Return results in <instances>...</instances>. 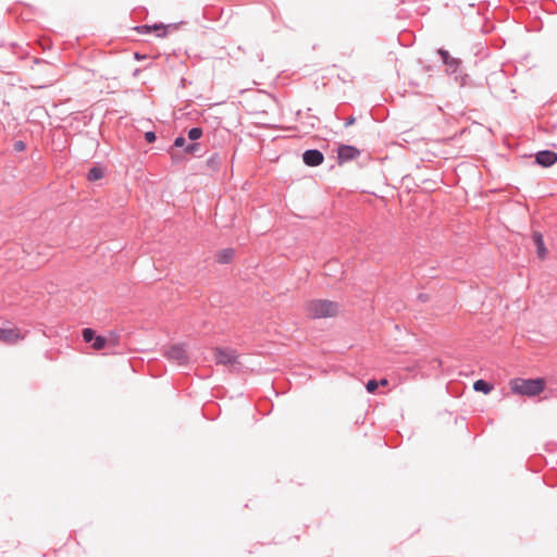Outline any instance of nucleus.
Returning a JSON list of instances; mask_svg holds the SVG:
<instances>
[{
	"instance_id": "nucleus-13",
	"label": "nucleus",
	"mask_w": 557,
	"mask_h": 557,
	"mask_svg": "<svg viewBox=\"0 0 557 557\" xmlns=\"http://www.w3.org/2000/svg\"><path fill=\"white\" fill-rule=\"evenodd\" d=\"M473 388L476 392H482L483 394H490L493 391V385L485 382L484 380H478L473 383Z\"/></svg>"
},
{
	"instance_id": "nucleus-10",
	"label": "nucleus",
	"mask_w": 557,
	"mask_h": 557,
	"mask_svg": "<svg viewBox=\"0 0 557 557\" xmlns=\"http://www.w3.org/2000/svg\"><path fill=\"white\" fill-rule=\"evenodd\" d=\"M438 54L441 55L443 62L447 65V71L455 73L459 65V61L455 58H451L447 51L442 49L438 50Z\"/></svg>"
},
{
	"instance_id": "nucleus-25",
	"label": "nucleus",
	"mask_w": 557,
	"mask_h": 557,
	"mask_svg": "<svg viewBox=\"0 0 557 557\" xmlns=\"http://www.w3.org/2000/svg\"><path fill=\"white\" fill-rule=\"evenodd\" d=\"M135 57H136V59H141L143 58L138 53H136Z\"/></svg>"
},
{
	"instance_id": "nucleus-5",
	"label": "nucleus",
	"mask_w": 557,
	"mask_h": 557,
	"mask_svg": "<svg viewBox=\"0 0 557 557\" xmlns=\"http://www.w3.org/2000/svg\"><path fill=\"white\" fill-rule=\"evenodd\" d=\"M23 335L17 327L0 329V342L12 345L23 339Z\"/></svg>"
},
{
	"instance_id": "nucleus-2",
	"label": "nucleus",
	"mask_w": 557,
	"mask_h": 557,
	"mask_svg": "<svg viewBox=\"0 0 557 557\" xmlns=\"http://www.w3.org/2000/svg\"><path fill=\"white\" fill-rule=\"evenodd\" d=\"M305 310L311 319L333 318L339 313V305L327 299H314L306 304Z\"/></svg>"
},
{
	"instance_id": "nucleus-14",
	"label": "nucleus",
	"mask_w": 557,
	"mask_h": 557,
	"mask_svg": "<svg viewBox=\"0 0 557 557\" xmlns=\"http://www.w3.org/2000/svg\"><path fill=\"white\" fill-rule=\"evenodd\" d=\"M103 175L104 173L102 168L94 166L89 170L87 177L89 181H98L101 180Z\"/></svg>"
},
{
	"instance_id": "nucleus-21",
	"label": "nucleus",
	"mask_w": 557,
	"mask_h": 557,
	"mask_svg": "<svg viewBox=\"0 0 557 557\" xmlns=\"http://www.w3.org/2000/svg\"><path fill=\"white\" fill-rule=\"evenodd\" d=\"M108 339H109V344H111L112 346H116L119 343V336L114 335V334H112L111 337Z\"/></svg>"
},
{
	"instance_id": "nucleus-18",
	"label": "nucleus",
	"mask_w": 557,
	"mask_h": 557,
	"mask_svg": "<svg viewBox=\"0 0 557 557\" xmlns=\"http://www.w3.org/2000/svg\"><path fill=\"white\" fill-rule=\"evenodd\" d=\"M186 144V140L184 137H177L175 140H174V146L177 147V148H181V147H184Z\"/></svg>"
},
{
	"instance_id": "nucleus-24",
	"label": "nucleus",
	"mask_w": 557,
	"mask_h": 557,
	"mask_svg": "<svg viewBox=\"0 0 557 557\" xmlns=\"http://www.w3.org/2000/svg\"><path fill=\"white\" fill-rule=\"evenodd\" d=\"M381 386H386L388 384V381L386 379H381L380 382H377Z\"/></svg>"
},
{
	"instance_id": "nucleus-11",
	"label": "nucleus",
	"mask_w": 557,
	"mask_h": 557,
	"mask_svg": "<svg viewBox=\"0 0 557 557\" xmlns=\"http://www.w3.org/2000/svg\"><path fill=\"white\" fill-rule=\"evenodd\" d=\"M234 255H235L234 249L226 248L216 253L215 260L221 264H226L233 260Z\"/></svg>"
},
{
	"instance_id": "nucleus-6",
	"label": "nucleus",
	"mask_w": 557,
	"mask_h": 557,
	"mask_svg": "<svg viewBox=\"0 0 557 557\" xmlns=\"http://www.w3.org/2000/svg\"><path fill=\"white\" fill-rule=\"evenodd\" d=\"M359 154H360V151L357 148H355L354 146L342 145L338 147V150H337L338 163H344V162L354 160V159L358 158Z\"/></svg>"
},
{
	"instance_id": "nucleus-12",
	"label": "nucleus",
	"mask_w": 557,
	"mask_h": 557,
	"mask_svg": "<svg viewBox=\"0 0 557 557\" xmlns=\"http://www.w3.org/2000/svg\"><path fill=\"white\" fill-rule=\"evenodd\" d=\"M532 238H533V240H534V243L536 245L539 257L541 259H544L547 251H546V248L544 246L543 235L540 232H534Z\"/></svg>"
},
{
	"instance_id": "nucleus-7",
	"label": "nucleus",
	"mask_w": 557,
	"mask_h": 557,
	"mask_svg": "<svg viewBox=\"0 0 557 557\" xmlns=\"http://www.w3.org/2000/svg\"><path fill=\"white\" fill-rule=\"evenodd\" d=\"M215 361L219 364L231 366L238 362V356L233 350L215 349Z\"/></svg>"
},
{
	"instance_id": "nucleus-15",
	"label": "nucleus",
	"mask_w": 557,
	"mask_h": 557,
	"mask_svg": "<svg viewBox=\"0 0 557 557\" xmlns=\"http://www.w3.org/2000/svg\"><path fill=\"white\" fill-rule=\"evenodd\" d=\"M143 29L147 30V32H150V30H154V32H158V36L159 37H164L166 35V26L162 25V24H156L153 26H143Z\"/></svg>"
},
{
	"instance_id": "nucleus-19",
	"label": "nucleus",
	"mask_w": 557,
	"mask_h": 557,
	"mask_svg": "<svg viewBox=\"0 0 557 557\" xmlns=\"http://www.w3.org/2000/svg\"><path fill=\"white\" fill-rule=\"evenodd\" d=\"M145 138L148 143H153L156 140V134L153 132H147Z\"/></svg>"
},
{
	"instance_id": "nucleus-4",
	"label": "nucleus",
	"mask_w": 557,
	"mask_h": 557,
	"mask_svg": "<svg viewBox=\"0 0 557 557\" xmlns=\"http://www.w3.org/2000/svg\"><path fill=\"white\" fill-rule=\"evenodd\" d=\"M166 357L180 366L186 364L188 361L186 348L182 345L171 346L166 351Z\"/></svg>"
},
{
	"instance_id": "nucleus-9",
	"label": "nucleus",
	"mask_w": 557,
	"mask_h": 557,
	"mask_svg": "<svg viewBox=\"0 0 557 557\" xmlns=\"http://www.w3.org/2000/svg\"><path fill=\"white\" fill-rule=\"evenodd\" d=\"M535 161L539 165L550 166L557 161V153L549 150L540 151L535 156Z\"/></svg>"
},
{
	"instance_id": "nucleus-1",
	"label": "nucleus",
	"mask_w": 557,
	"mask_h": 557,
	"mask_svg": "<svg viewBox=\"0 0 557 557\" xmlns=\"http://www.w3.org/2000/svg\"><path fill=\"white\" fill-rule=\"evenodd\" d=\"M545 386L546 382L543 377H516L509 381V387L512 394L527 397H535L540 395L545 389Z\"/></svg>"
},
{
	"instance_id": "nucleus-16",
	"label": "nucleus",
	"mask_w": 557,
	"mask_h": 557,
	"mask_svg": "<svg viewBox=\"0 0 557 557\" xmlns=\"http://www.w3.org/2000/svg\"><path fill=\"white\" fill-rule=\"evenodd\" d=\"M202 136V129L199 127H194L188 132V137L191 140L199 139Z\"/></svg>"
},
{
	"instance_id": "nucleus-20",
	"label": "nucleus",
	"mask_w": 557,
	"mask_h": 557,
	"mask_svg": "<svg viewBox=\"0 0 557 557\" xmlns=\"http://www.w3.org/2000/svg\"><path fill=\"white\" fill-rule=\"evenodd\" d=\"M25 147H26V146H25V144H24L23 141H21V140H20V141H16V143L14 144V149H15L16 151H23V150H25Z\"/></svg>"
},
{
	"instance_id": "nucleus-22",
	"label": "nucleus",
	"mask_w": 557,
	"mask_h": 557,
	"mask_svg": "<svg viewBox=\"0 0 557 557\" xmlns=\"http://www.w3.org/2000/svg\"><path fill=\"white\" fill-rule=\"evenodd\" d=\"M355 121H356V120H355V117H354V116L348 117V119L346 120V122H345V126H350V125H352V124L355 123Z\"/></svg>"
},
{
	"instance_id": "nucleus-17",
	"label": "nucleus",
	"mask_w": 557,
	"mask_h": 557,
	"mask_svg": "<svg viewBox=\"0 0 557 557\" xmlns=\"http://www.w3.org/2000/svg\"><path fill=\"white\" fill-rule=\"evenodd\" d=\"M377 386H379L377 381H375V380H370V381H368V383H367V385H366V388H367V391H368L369 393H374V392L376 391Z\"/></svg>"
},
{
	"instance_id": "nucleus-8",
	"label": "nucleus",
	"mask_w": 557,
	"mask_h": 557,
	"mask_svg": "<svg viewBox=\"0 0 557 557\" xmlns=\"http://www.w3.org/2000/svg\"><path fill=\"white\" fill-rule=\"evenodd\" d=\"M302 160L308 166H318L323 162L324 157L321 151L312 149L304 152Z\"/></svg>"
},
{
	"instance_id": "nucleus-3",
	"label": "nucleus",
	"mask_w": 557,
	"mask_h": 557,
	"mask_svg": "<svg viewBox=\"0 0 557 557\" xmlns=\"http://www.w3.org/2000/svg\"><path fill=\"white\" fill-rule=\"evenodd\" d=\"M82 336H83V339L86 343H91L92 342V348L95 350H101L107 345H109V339L107 337L96 336L95 331L92 329H89V327L83 330Z\"/></svg>"
},
{
	"instance_id": "nucleus-23",
	"label": "nucleus",
	"mask_w": 557,
	"mask_h": 557,
	"mask_svg": "<svg viewBox=\"0 0 557 557\" xmlns=\"http://www.w3.org/2000/svg\"><path fill=\"white\" fill-rule=\"evenodd\" d=\"M195 148H196V145H188L186 147V152H193Z\"/></svg>"
}]
</instances>
